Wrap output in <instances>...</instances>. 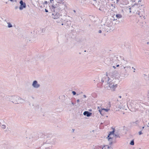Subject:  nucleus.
<instances>
[{
    "mask_svg": "<svg viewBox=\"0 0 149 149\" xmlns=\"http://www.w3.org/2000/svg\"><path fill=\"white\" fill-rule=\"evenodd\" d=\"M112 76L115 78L118 79L119 77L118 73L116 71H114L112 73Z\"/></svg>",
    "mask_w": 149,
    "mask_h": 149,
    "instance_id": "obj_8",
    "label": "nucleus"
},
{
    "mask_svg": "<svg viewBox=\"0 0 149 149\" xmlns=\"http://www.w3.org/2000/svg\"><path fill=\"white\" fill-rule=\"evenodd\" d=\"M10 1H11L12 2H13V0H10Z\"/></svg>",
    "mask_w": 149,
    "mask_h": 149,
    "instance_id": "obj_49",
    "label": "nucleus"
},
{
    "mask_svg": "<svg viewBox=\"0 0 149 149\" xmlns=\"http://www.w3.org/2000/svg\"><path fill=\"white\" fill-rule=\"evenodd\" d=\"M6 99L15 104L22 103L24 101L23 99L20 97L14 95L7 96L6 97Z\"/></svg>",
    "mask_w": 149,
    "mask_h": 149,
    "instance_id": "obj_1",
    "label": "nucleus"
},
{
    "mask_svg": "<svg viewBox=\"0 0 149 149\" xmlns=\"http://www.w3.org/2000/svg\"><path fill=\"white\" fill-rule=\"evenodd\" d=\"M111 6H113V4H111Z\"/></svg>",
    "mask_w": 149,
    "mask_h": 149,
    "instance_id": "obj_56",
    "label": "nucleus"
},
{
    "mask_svg": "<svg viewBox=\"0 0 149 149\" xmlns=\"http://www.w3.org/2000/svg\"><path fill=\"white\" fill-rule=\"evenodd\" d=\"M74 12H75V10H74Z\"/></svg>",
    "mask_w": 149,
    "mask_h": 149,
    "instance_id": "obj_59",
    "label": "nucleus"
},
{
    "mask_svg": "<svg viewBox=\"0 0 149 149\" xmlns=\"http://www.w3.org/2000/svg\"><path fill=\"white\" fill-rule=\"evenodd\" d=\"M99 111L100 114L102 115H103L104 114V112L103 110H102V109H99Z\"/></svg>",
    "mask_w": 149,
    "mask_h": 149,
    "instance_id": "obj_15",
    "label": "nucleus"
},
{
    "mask_svg": "<svg viewBox=\"0 0 149 149\" xmlns=\"http://www.w3.org/2000/svg\"><path fill=\"white\" fill-rule=\"evenodd\" d=\"M113 67L115 69V68H116V67L114 66H113Z\"/></svg>",
    "mask_w": 149,
    "mask_h": 149,
    "instance_id": "obj_48",
    "label": "nucleus"
},
{
    "mask_svg": "<svg viewBox=\"0 0 149 149\" xmlns=\"http://www.w3.org/2000/svg\"><path fill=\"white\" fill-rule=\"evenodd\" d=\"M45 11L46 12H48V10L47 9H45Z\"/></svg>",
    "mask_w": 149,
    "mask_h": 149,
    "instance_id": "obj_34",
    "label": "nucleus"
},
{
    "mask_svg": "<svg viewBox=\"0 0 149 149\" xmlns=\"http://www.w3.org/2000/svg\"><path fill=\"white\" fill-rule=\"evenodd\" d=\"M18 6H16L15 7V9H17L18 8Z\"/></svg>",
    "mask_w": 149,
    "mask_h": 149,
    "instance_id": "obj_35",
    "label": "nucleus"
},
{
    "mask_svg": "<svg viewBox=\"0 0 149 149\" xmlns=\"http://www.w3.org/2000/svg\"><path fill=\"white\" fill-rule=\"evenodd\" d=\"M147 98L149 100V90L148 91V93L147 95Z\"/></svg>",
    "mask_w": 149,
    "mask_h": 149,
    "instance_id": "obj_26",
    "label": "nucleus"
},
{
    "mask_svg": "<svg viewBox=\"0 0 149 149\" xmlns=\"http://www.w3.org/2000/svg\"><path fill=\"white\" fill-rule=\"evenodd\" d=\"M147 44H148V45L149 44V42H148L147 43Z\"/></svg>",
    "mask_w": 149,
    "mask_h": 149,
    "instance_id": "obj_50",
    "label": "nucleus"
},
{
    "mask_svg": "<svg viewBox=\"0 0 149 149\" xmlns=\"http://www.w3.org/2000/svg\"><path fill=\"white\" fill-rule=\"evenodd\" d=\"M139 135H141L143 133L141 131H140L139 132Z\"/></svg>",
    "mask_w": 149,
    "mask_h": 149,
    "instance_id": "obj_28",
    "label": "nucleus"
},
{
    "mask_svg": "<svg viewBox=\"0 0 149 149\" xmlns=\"http://www.w3.org/2000/svg\"><path fill=\"white\" fill-rule=\"evenodd\" d=\"M72 104L73 105H74V103L73 102H72Z\"/></svg>",
    "mask_w": 149,
    "mask_h": 149,
    "instance_id": "obj_44",
    "label": "nucleus"
},
{
    "mask_svg": "<svg viewBox=\"0 0 149 149\" xmlns=\"http://www.w3.org/2000/svg\"><path fill=\"white\" fill-rule=\"evenodd\" d=\"M120 0H116V3H118L119 1Z\"/></svg>",
    "mask_w": 149,
    "mask_h": 149,
    "instance_id": "obj_38",
    "label": "nucleus"
},
{
    "mask_svg": "<svg viewBox=\"0 0 149 149\" xmlns=\"http://www.w3.org/2000/svg\"><path fill=\"white\" fill-rule=\"evenodd\" d=\"M110 60L112 61L111 62V63H113L114 62H117V61H120L118 59V57L116 56H114L111 57V58H110Z\"/></svg>",
    "mask_w": 149,
    "mask_h": 149,
    "instance_id": "obj_5",
    "label": "nucleus"
},
{
    "mask_svg": "<svg viewBox=\"0 0 149 149\" xmlns=\"http://www.w3.org/2000/svg\"><path fill=\"white\" fill-rule=\"evenodd\" d=\"M86 52V50H85V51H84V52Z\"/></svg>",
    "mask_w": 149,
    "mask_h": 149,
    "instance_id": "obj_57",
    "label": "nucleus"
},
{
    "mask_svg": "<svg viewBox=\"0 0 149 149\" xmlns=\"http://www.w3.org/2000/svg\"><path fill=\"white\" fill-rule=\"evenodd\" d=\"M119 97L120 98H121V96H119Z\"/></svg>",
    "mask_w": 149,
    "mask_h": 149,
    "instance_id": "obj_47",
    "label": "nucleus"
},
{
    "mask_svg": "<svg viewBox=\"0 0 149 149\" xmlns=\"http://www.w3.org/2000/svg\"><path fill=\"white\" fill-rule=\"evenodd\" d=\"M83 114L84 115L86 116L87 117H88L91 116L92 113L88 111H85L83 113Z\"/></svg>",
    "mask_w": 149,
    "mask_h": 149,
    "instance_id": "obj_11",
    "label": "nucleus"
},
{
    "mask_svg": "<svg viewBox=\"0 0 149 149\" xmlns=\"http://www.w3.org/2000/svg\"><path fill=\"white\" fill-rule=\"evenodd\" d=\"M130 145H132V146H133L134 145V140H132L131 141H130Z\"/></svg>",
    "mask_w": 149,
    "mask_h": 149,
    "instance_id": "obj_18",
    "label": "nucleus"
},
{
    "mask_svg": "<svg viewBox=\"0 0 149 149\" xmlns=\"http://www.w3.org/2000/svg\"><path fill=\"white\" fill-rule=\"evenodd\" d=\"M114 136L117 137H120V136H119V135L118 134H114Z\"/></svg>",
    "mask_w": 149,
    "mask_h": 149,
    "instance_id": "obj_23",
    "label": "nucleus"
},
{
    "mask_svg": "<svg viewBox=\"0 0 149 149\" xmlns=\"http://www.w3.org/2000/svg\"><path fill=\"white\" fill-rule=\"evenodd\" d=\"M105 146H106V145H104L103 146V147L102 148V149H103V148H104Z\"/></svg>",
    "mask_w": 149,
    "mask_h": 149,
    "instance_id": "obj_39",
    "label": "nucleus"
},
{
    "mask_svg": "<svg viewBox=\"0 0 149 149\" xmlns=\"http://www.w3.org/2000/svg\"><path fill=\"white\" fill-rule=\"evenodd\" d=\"M119 65H118H118H116V67H119Z\"/></svg>",
    "mask_w": 149,
    "mask_h": 149,
    "instance_id": "obj_45",
    "label": "nucleus"
},
{
    "mask_svg": "<svg viewBox=\"0 0 149 149\" xmlns=\"http://www.w3.org/2000/svg\"><path fill=\"white\" fill-rule=\"evenodd\" d=\"M51 144L46 143L43 144L42 147V148H45L47 149V148H50V147H51Z\"/></svg>",
    "mask_w": 149,
    "mask_h": 149,
    "instance_id": "obj_9",
    "label": "nucleus"
},
{
    "mask_svg": "<svg viewBox=\"0 0 149 149\" xmlns=\"http://www.w3.org/2000/svg\"><path fill=\"white\" fill-rule=\"evenodd\" d=\"M74 129H72V132H73L74 131Z\"/></svg>",
    "mask_w": 149,
    "mask_h": 149,
    "instance_id": "obj_42",
    "label": "nucleus"
},
{
    "mask_svg": "<svg viewBox=\"0 0 149 149\" xmlns=\"http://www.w3.org/2000/svg\"><path fill=\"white\" fill-rule=\"evenodd\" d=\"M32 86L35 88H37L40 87V85L38 84V82L36 80L33 81L32 84Z\"/></svg>",
    "mask_w": 149,
    "mask_h": 149,
    "instance_id": "obj_6",
    "label": "nucleus"
},
{
    "mask_svg": "<svg viewBox=\"0 0 149 149\" xmlns=\"http://www.w3.org/2000/svg\"><path fill=\"white\" fill-rule=\"evenodd\" d=\"M132 69H134V70H135V69L134 68V67H132Z\"/></svg>",
    "mask_w": 149,
    "mask_h": 149,
    "instance_id": "obj_53",
    "label": "nucleus"
},
{
    "mask_svg": "<svg viewBox=\"0 0 149 149\" xmlns=\"http://www.w3.org/2000/svg\"><path fill=\"white\" fill-rule=\"evenodd\" d=\"M61 25H63V23Z\"/></svg>",
    "mask_w": 149,
    "mask_h": 149,
    "instance_id": "obj_58",
    "label": "nucleus"
},
{
    "mask_svg": "<svg viewBox=\"0 0 149 149\" xmlns=\"http://www.w3.org/2000/svg\"><path fill=\"white\" fill-rule=\"evenodd\" d=\"M4 21L5 22H6L8 24V28H10L12 27H13L12 25L11 24V23L10 22H7V19H5L4 20Z\"/></svg>",
    "mask_w": 149,
    "mask_h": 149,
    "instance_id": "obj_13",
    "label": "nucleus"
},
{
    "mask_svg": "<svg viewBox=\"0 0 149 149\" xmlns=\"http://www.w3.org/2000/svg\"><path fill=\"white\" fill-rule=\"evenodd\" d=\"M144 128V127H142V129H143Z\"/></svg>",
    "mask_w": 149,
    "mask_h": 149,
    "instance_id": "obj_52",
    "label": "nucleus"
},
{
    "mask_svg": "<svg viewBox=\"0 0 149 149\" xmlns=\"http://www.w3.org/2000/svg\"><path fill=\"white\" fill-rule=\"evenodd\" d=\"M89 111H92V109H90V110H89Z\"/></svg>",
    "mask_w": 149,
    "mask_h": 149,
    "instance_id": "obj_51",
    "label": "nucleus"
},
{
    "mask_svg": "<svg viewBox=\"0 0 149 149\" xmlns=\"http://www.w3.org/2000/svg\"><path fill=\"white\" fill-rule=\"evenodd\" d=\"M51 10L52 13V17L54 19H58L61 16L60 12L59 11V8H58V7L52 5Z\"/></svg>",
    "mask_w": 149,
    "mask_h": 149,
    "instance_id": "obj_2",
    "label": "nucleus"
},
{
    "mask_svg": "<svg viewBox=\"0 0 149 149\" xmlns=\"http://www.w3.org/2000/svg\"><path fill=\"white\" fill-rule=\"evenodd\" d=\"M113 141H111V142H110L109 143V145H111L113 143Z\"/></svg>",
    "mask_w": 149,
    "mask_h": 149,
    "instance_id": "obj_29",
    "label": "nucleus"
},
{
    "mask_svg": "<svg viewBox=\"0 0 149 149\" xmlns=\"http://www.w3.org/2000/svg\"><path fill=\"white\" fill-rule=\"evenodd\" d=\"M44 4H47L48 3V2L47 1H45L43 3Z\"/></svg>",
    "mask_w": 149,
    "mask_h": 149,
    "instance_id": "obj_27",
    "label": "nucleus"
},
{
    "mask_svg": "<svg viewBox=\"0 0 149 149\" xmlns=\"http://www.w3.org/2000/svg\"><path fill=\"white\" fill-rule=\"evenodd\" d=\"M138 149H141V148H139Z\"/></svg>",
    "mask_w": 149,
    "mask_h": 149,
    "instance_id": "obj_64",
    "label": "nucleus"
},
{
    "mask_svg": "<svg viewBox=\"0 0 149 149\" xmlns=\"http://www.w3.org/2000/svg\"><path fill=\"white\" fill-rule=\"evenodd\" d=\"M110 22H111L110 21L107 20L105 22V24H104V26L105 25H106L107 27H110V26L111 25Z\"/></svg>",
    "mask_w": 149,
    "mask_h": 149,
    "instance_id": "obj_12",
    "label": "nucleus"
},
{
    "mask_svg": "<svg viewBox=\"0 0 149 149\" xmlns=\"http://www.w3.org/2000/svg\"><path fill=\"white\" fill-rule=\"evenodd\" d=\"M141 2V0H139L138 1V4H139V2Z\"/></svg>",
    "mask_w": 149,
    "mask_h": 149,
    "instance_id": "obj_40",
    "label": "nucleus"
},
{
    "mask_svg": "<svg viewBox=\"0 0 149 149\" xmlns=\"http://www.w3.org/2000/svg\"><path fill=\"white\" fill-rule=\"evenodd\" d=\"M29 141V144L31 143H31L32 142L33 140H32V139H31L30 138Z\"/></svg>",
    "mask_w": 149,
    "mask_h": 149,
    "instance_id": "obj_20",
    "label": "nucleus"
},
{
    "mask_svg": "<svg viewBox=\"0 0 149 149\" xmlns=\"http://www.w3.org/2000/svg\"><path fill=\"white\" fill-rule=\"evenodd\" d=\"M3 20H4L3 18H1Z\"/></svg>",
    "mask_w": 149,
    "mask_h": 149,
    "instance_id": "obj_61",
    "label": "nucleus"
},
{
    "mask_svg": "<svg viewBox=\"0 0 149 149\" xmlns=\"http://www.w3.org/2000/svg\"><path fill=\"white\" fill-rule=\"evenodd\" d=\"M139 123V121L138 120L136 121L135 122H134V123H135L136 124H138Z\"/></svg>",
    "mask_w": 149,
    "mask_h": 149,
    "instance_id": "obj_30",
    "label": "nucleus"
},
{
    "mask_svg": "<svg viewBox=\"0 0 149 149\" xmlns=\"http://www.w3.org/2000/svg\"><path fill=\"white\" fill-rule=\"evenodd\" d=\"M83 97L84 98H86V95H83Z\"/></svg>",
    "mask_w": 149,
    "mask_h": 149,
    "instance_id": "obj_37",
    "label": "nucleus"
},
{
    "mask_svg": "<svg viewBox=\"0 0 149 149\" xmlns=\"http://www.w3.org/2000/svg\"><path fill=\"white\" fill-rule=\"evenodd\" d=\"M56 1L58 3H61L62 2V4H64V2H63V0H56Z\"/></svg>",
    "mask_w": 149,
    "mask_h": 149,
    "instance_id": "obj_16",
    "label": "nucleus"
},
{
    "mask_svg": "<svg viewBox=\"0 0 149 149\" xmlns=\"http://www.w3.org/2000/svg\"><path fill=\"white\" fill-rule=\"evenodd\" d=\"M72 93L73 95H75L76 94V92L75 91H72Z\"/></svg>",
    "mask_w": 149,
    "mask_h": 149,
    "instance_id": "obj_24",
    "label": "nucleus"
},
{
    "mask_svg": "<svg viewBox=\"0 0 149 149\" xmlns=\"http://www.w3.org/2000/svg\"><path fill=\"white\" fill-rule=\"evenodd\" d=\"M115 132V129H114L112 131L110 132H109V134L107 136V138H108V139L109 141L110 139H112V138L109 137V136L111 135H114Z\"/></svg>",
    "mask_w": 149,
    "mask_h": 149,
    "instance_id": "obj_10",
    "label": "nucleus"
},
{
    "mask_svg": "<svg viewBox=\"0 0 149 149\" xmlns=\"http://www.w3.org/2000/svg\"><path fill=\"white\" fill-rule=\"evenodd\" d=\"M119 57L123 61V60L124 61H125L124 58L123 57H121V56H119Z\"/></svg>",
    "mask_w": 149,
    "mask_h": 149,
    "instance_id": "obj_25",
    "label": "nucleus"
},
{
    "mask_svg": "<svg viewBox=\"0 0 149 149\" xmlns=\"http://www.w3.org/2000/svg\"><path fill=\"white\" fill-rule=\"evenodd\" d=\"M102 110H103V111H105L106 112H107L109 110V109H104V108H103L102 109Z\"/></svg>",
    "mask_w": 149,
    "mask_h": 149,
    "instance_id": "obj_19",
    "label": "nucleus"
},
{
    "mask_svg": "<svg viewBox=\"0 0 149 149\" xmlns=\"http://www.w3.org/2000/svg\"><path fill=\"white\" fill-rule=\"evenodd\" d=\"M138 3H134V5H138Z\"/></svg>",
    "mask_w": 149,
    "mask_h": 149,
    "instance_id": "obj_36",
    "label": "nucleus"
},
{
    "mask_svg": "<svg viewBox=\"0 0 149 149\" xmlns=\"http://www.w3.org/2000/svg\"><path fill=\"white\" fill-rule=\"evenodd\" d=\"M77 103H78L79 102V99H78V100H77Z\"/></svg>",
    "mask_w": 149,
    "mask_h": 149,
    "instance_id": "obj_41",
    "label": "nucleus"
},
{
    "mask_svg": "<svg viewBox=\"0 0 149 149\" xmlns=\"http://www.w3.org/2000/svg\"><path fill=\"white\" fill-rule=\"evenodd\" d=\"M120 68L121 69H122L123 71H125V73H127V72L128 69H130L131 67L130 66L124 67L123 66L121 65L120 66Z\"/></svg>",
    "mask_w": 149,
    "mask_h": 149,
    "instance_id": "obj_7",
    "label": "nucleus"
},
{
    "mask_svg": "<svg viewBox=\"0 0 149 149\" xmlns=\"http://www.w3.org/2000/svg\"><path fill=\"white\" fill-rule=\"evenodd\" d=\"M106 146L107 147L108 149H109V148H110V147H110L109 146L107 145H106Z\"/></svg>",
    "mask_w": 149,
    "mask_h": 149,
    "instance_id": "obj_32",
    "label": "nucleus"
},
{
    "mask_svg": "<svg viewBox=\"0 0 149 149\" xmlns=\"http://www.w3.org/2000/svg\"><path fill=\"white\" fill-rule=\"evenodd\" d=\"M116 17L118 19H119V18H121V17H122V16L121 14H117L116 15Z\"/></svg>",
    "mask_w": 149,
    "mask_h": 149,
    "instance_id": "obj_14",
    "label": "nucleus"
},
{
    "mask_svg": "<svg viewBox=\"0 0 149 149\" xmlns=\"http://www.w3.org/2000/svg\"><path fill=\"white\" fill-rule=\"evenodd\" d=\"M71 24V22L70 21H66V24L68 26H69Z\"/></svg>",
    "mask_w": 149,
    "mask_h": 149,
    "instance_id": "obj_17",
    "label": "nucleus"
},
{
    "mask_svg": "<svg viewBox=\"0 0 149 149\" xmlns=\"http://www.w3.org/2000/svg\"><path fill=\"white\" fill-rule=\"evenodd\" d=\"M20 6L19 7V9L20 10H22L23 8H26V3L23 2L22 0H21L19 1Z\"/></svg>",
    "mask_w": 149,
    "mask_h": 149,
    "instance_id": "obj_4",
    "label": "nucleus"
},
{
    "mask_svg": "<svg viewBox=\"0 0 149 149\" xmlns=\"http://www.w3.org/2000/svg\"><path fill=\"white\" fill-rule=\"evenodd\" d=\"M104 79H105L104 78H103H103L102 79V80H101V82H101V83L102 84L104 82Z\"/></svg>",
    "mask_w": 149,
    "mask_h": 149,
    "instance_id": "obj_21",
    "label": "nucleus"
},
{
    "mask_svg": "<svg viewBox=\"0 0 149 149\" xmlns=\"http://www.w3.org/2000/svg\"><path fill=\"white\" fill-rule=\"evenodd\" d=\"M7 22H9V20H7Z\"/></svg>",
    "mask_w": 149,
    "mask_h": 149,
    "instance_id": "obj_54",
    "label": "nucleus"
},
{
    "mask_svg": "<svg viewBox=\"0 0 149 149\" xmlns=\"http://www.w3.org/2000/svg\"><path fill=\"white\" fill-rule=\"evenodd\" d=\"M115 81L114 80H112L111 82H110L108 86H107V88L108 89L109 88L110 89L114 91L116 88L117 87V84H115L114 82Z\"/></svg>",
    "mask_w": 149,
    "mask_h": 149,
    "instance_id": "obj_3",
    "label": "nucleus"
},
{
    "mask_svg": "<svg viewBox=\"0 0 149 149\" xmlns=\"http://www.w3.org/2000/svg\"><path fill=\"white\" fill-rule=\"evenodd\" d=\"M50 3H52L54 2L53 0H50Z\"/></svg>",
    "mask_w": 149,
    "mask_h": 149,
    "instance_id": "obj_31",
    "label": "nucleus"
},
{
    "mask_svg": "<svg viewBox=\"0 0 149 149\" xmlns=\"http://www.w3.org/2000/svg\"><path fill=\"white\" fill-rule=\"evenodd\" d=\"M135 72V70H134V71H133V72Z\"/></svg>",
    "mask_w": 149,
    "mask_h": 149,
    "instance_id": "obj_60",
    "label": "nucleus"
},
{
    "mask_svg": "<svg viewBox=\"0 0 149 149\" xmlns=\"http://www.w3.org/2000/svg\"><path fill=\"white\" fill-rule=\"evenodd\" d=\"M98 33H102V31L101 30H100L98 31Z\"/></svg>",
    "mask_w": 149,
    "mask_h": 149,
    "instance_id": "obj_33",
    "label": "nucleus"
},
{
    "mask_svg": "<svg viewBox=\"0 0 149 149\" xmlns=\"http://www.w3.org/2000/svg\"><path fill=\"white\" fill-rule=\"evenodd\" d=\"M1 123L0 122V127L1 126Z\"/></svg>",
    "mask_w": 149,
    "mask_h": 149,
    "instance_id": "obj_55",
    "label": "nucleus"
},
{
    "mask_svg": "<svg viewBox=\"0 0 149 149\" xmlns=\"http://www.w3.org/2000/svg\"><path fill=\"white\" fill-rule=\"evenodd\" d=\"M100 109V107H97V109H99H99Z\"/></svg>",
    "mask_w": 149,
    "mask_h": 149,
    "instance_id": "obj_46",
    "label": "nucleus"
},
{
    "mask_svg": "<svg viewBox=\"0 0 149 149\" xmlns=\"http://www.w3.org/2000/svg\"><path fill=\"white\" fill-rule=\"evenodd\" d=\"M148 125H149V123H148Z\"/></svg>",
    "mask_w": 149,
    "mask_h": 149,
    "instance_id": "obj_63",
    "label": "nucleus"
},
{
    "mask_svg": "<svg viewBox=\"0 0 149 149\" xmlns=\"http://www.w3.org/2000/svg\"><path fill=\"white\" fill-rule=\"evenodd\" d=\"M95 2V3H97V1L96 0H93Z\"/></svg>",
    "mask_w": 149,
    "mask_h": 149,
    "instance_id": "obj_43",
    "label": "nucleus"
},
{
    "mask_svg": "<svg viewBox=\"0 0 149 149\" xmlns=\"http://www.w3.org/2000/svg\"><path fill=\"white\" fill-rule=\"evenodd\" d=\"M79 54H81V53L80 52V53H79Z\"/></svg>",
    "mask_w": 149,
    "mask_h": 149,
    "instance_id": "obj_62",
    "label": "nucleus"
},
{
    "mask_svg": "<svg viewBox=\"0 0 149 149\" xmlns=\"http://www.w3.org/2000/svg\"><path fill=\"white\" fill-rule=\"evenodd\" d=\"M1 127L2 128H3V129H4L6 128V126L5 125H2V126H1Z\"/></svg>",
    "mask_w": 149,
    "mask_h": 149,
    "instance_id": "obj_22",
    "label": "nucleus"
}]
</instances>
